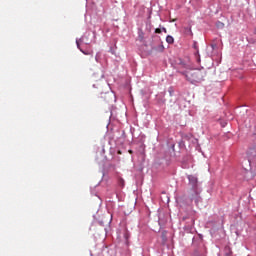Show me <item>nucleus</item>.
<instances>
[{
  "mask_svg": "<svg viewBox=\"0 0 256 256\" xmlns=\"http://www.w3.org/2000/svg\"><path fill=\"white\" fill-rule=\"evenodd\" d=\"M192 247H194V249H207V246H205V242L203 241L202 234H198L193 237Z\"/></svg>",
  "mask_w": 256,
  "mask_h": 256,
  "instance_id": "nucleus-4",
  "label": "nucleus"
},
{
  "mask_svg": "<svg viewBox=\"0 0 256 256\" xmlns=\"http://www.w3.org/2000/svg\"><path fill=\"white\" fill-rule=\"evenodd\" d=\"M248 155L250 157H256V146H254L253 148H250L248 151Z\"/></svg>",
  "mask_w": 256,
  "mask_h": 256,
  "instance_id": "nucleus-14",
  "label": "nucleus"
},
{
  "mask_svg": "<svg viewBox=\"0 0 256 256\" xmlns=\"http://www.w3.org/2000/svg\"><path fill=\"white\" fill-rule=\"evenodd\" d=\"M122 137H125V131H122Z\"/></svg>",
  "mask_w": 256,
  "mask_h": 256,
  "instance_id": "nucleus-26",
  "label": "nucleus"
},
{
  "mask_svg": "<svg viewBox=\"0 0 256 256\" xmlns=\"http://www.w3.org/2000/svg\"><path fill=\"white\" fill-rule=\"evenodd\" d=\"M156 101L158 105H165V103L167 102V100L165 99V94L160 93L156 95Z\"/></svg>",
  "mask_w": 256,
  "mask_h": 256,
  "instance_id": "nucleus-6",
  "label": "nucleus"
},
{
  "mask_svg": "<svg viewBox=\"0 0 256 256\" xmlns=\"http://www.w3.org/2000/svg\"><path fill=\"white\" fill-rule=\"evenodd\" d=\"M155 33H162V32H161V28H156V29H155Z\"/></svg>",
  "mask_w": 256,
  "mask_h": 256,
  "instance_id": "nucleus-23",
  "label": "nucleus"
},
{
  "mask_svg": "<svg viewBox=\"0 0 256 256\" xmlns=\"http://www.w3.org/2000/svg\"><path fill=\"white\" fill-rule=\"evenodd\" d=\"M138 41H140V43L145 41V32H143V28H138Z\"/></svg>",
  "mask_w": 256,
  "mask_h": 256,
  "instance_id": "nucleus-10",
  "label": "nucleus"
},
{
  "mask_svg": "<svg viewBox=\"0 0 256 256\" xmlns=\"http://www.w3.org/2000/svg\"><path fill=\"white\" fill-rule=\"evenodd\" d=\"M101 153L102 154L105 153V148H102Z\"/></svg>",
  "mask_w": 256,
  "mask_h": 256,
  "instance_id": "nucleus-25",
  "label": "nucleus"
},
{
  "mask_svg": "<svg viewBox=\"0 0 256 256\" xmlns=\"http://www.w3.org/2000/svg\"><path fill=\"white\" fill-rule=\"evenodd\" d=\"M166 43H168V45H173L175 43V38H173V36H171V35H167Z\"/></svg>",
  "mask_w": 256,
  "mask_h": 256,
  "instance_id": "nucleus-13",
  "label": "nucleus"
},
{
  "mask_svg": "<svg viewBox=\"0 0 256 256\" xmlns=\"http://www.w3.org/2000/svg\"><path fill=\"white\" fill-rule=\"evenodd\" d=\"M97 39V32L96 31H87L83 34V36L80 39H76V45L77 49L81 51L84 55H89L88 52H85V50L81 49V43L82 45H91V43H95Z\"/></svg>",
  "mask_w": 256,
  "mask_h": 256,
  "instance_id": "nucleus-3",
  "label": "nucleus"
},
{
  "mask_svg": "<svg viewBox=\"0 0 256 256\" xmlns=\"http://www.w3.org/2000/svg\"><path fill=\"white\" fill-rule=\"evenodd\" d=\"M131 237V234H129L127 231L124 233V239L126 243L129 241V238Z\"/></svg>",
  "mask_w": 256,
  "mask_h": 256,
  "instance_id": "nucleus-20",
  "label": "nucleus"
},
{
  "mask_svg": "<svg viewBox=\"0 0 256 256\" xmlns=\"http://www.w3.org/2000/svg\"><path fill=\"white\" fill-rule=\"evenodd\" d=\"M188 179V190L186 195L180 197L181 201H186V203H195V205H199L201 203V186H199V178L197 175H187Z\"/></svg>",
  "mask_w": 256,
  "mask_h": 256,
  "instance_id": "nucleus-1",
  "label": "nucleus"
},
{
  "mask_svg": "<svg viewBox=\"0 0 256 256\" xmlns=\"http://www.w3.org/2000/svg\"><path fill=\"white\" fill-rule=\"evenodd\" d=\"M98 225H100L101 227H105V222L103 220H99Z\"/></svg>",
  "mask_w": 256,
  "mask_h": 256,
  "instance_id": "nucleus-21",
  "label": "nucleus"
},
{
  "mask_svg": "<svg viewBox=\"0 0 256 256\" xmlns=\"http://www.w3.org/2000/svg\"><path fill=\"white\" fill-rule=\"evenodd\" d=\"M118 185L120 186V187H125V180H123L122 178H120L119 180H118Z\"/></svg>",
  "mask_w": 256,
  "mask_h": 256,
  "instance_id": "nucleus-18",
  "label": "nucleus"
},
{
  "mask_svg": "<svg viewBox=\"0 0 256 256\" xmlns=\"http://www.w3.org/2000/svg\"><path fill=\"white\" fill-rule=\"evenodd\" d=\"M185 219H187V217H183V221H185Z\"/></svg>",
  "mask_w": 256,
  "mask_h": 256,
  "instance_id": "nucleus-31",
  "label": "nucleus"
},
{
  "mask_svg": "<svg viewBox=\"0 0 256 256\" xmlns=\"http://www.w3.org/2000/svg\"><path fill=\"white\" fill-rule=\"evenodd\" d=\"M168 93H169L170 97H173V95L175 93V90L173 89V87L168 88Z\"/></svg>",
  "mask_w": 256,
  "mask_h": 256,
  "instance_id": "nucleus-19",
  "label": "nucleus"
},
{
  "mask_svg": "<svg viewBox=\"0 0 256 256\" xmlns=\"http://www.w3.org/2000/svg\"><path fill=\"white\" fill-rule=\"evenodd\" d=\"M216 27L218 29H224L225 28V23L221 22V21H217L216 22Z\"/></svg>",
  "mask_w": 256,
  "mask_h": 256,
  "instance_id": "nucleus-15",
  "label": "nucleus"
},
{
  "mask_svg": "<svg viewBox=\"0 0 256 256\" xmlns=\"http://www.w3.org/2000/svg\"><path fill=\"white\" fill-rule=\"evenodd\" d=\"M160 29H161V32L167 33V28L162 27V28H160Z\"/></svg>",
  "mask_w": 256,
  "mask_h": 256,
  "instance_id": "nucleus-22",
  "label": "nucleus"
},
{
  "mask_svg": "<svg viewBox=\"0 0 256 256\" xmlns=\"http://www.w3.org/2000/svg\"><path fill=\"white\" fill-rule=\"evenodd\" d=\"M224 251H225L224 256H231V253H232V252H231V248L226 247Z\"/></svg>",
  "mask_w": 256,
  "mask_h": 256,
  "instance_id": "nucleus-16",
  "label": "nucleus"
},
{
  "mask_svg": "<svg viewBox=\"0 0 256 256\" xmlns=\"http://www.w3.org/2000/svg\"><path fill=\"white\" fill-rule=\"evenodd\" d=\"M253 33H254V35H256V28H254V32Z\"/></svg>",
  "mask_w": 256,
  "mask_h": 256,
  "instance_id": "nucleus-28",
  "label": "nucleus"
},
{
  "mask_svg": "<svg viewBox=\"0 0 256 256\" xmlns=\"http://www.w3.org/2000/svg\"><path fill=\"white\" fill-rule=\"evenodd\" d=\"M212 49H215L217 47V44H211Z\"/></svg>",
  "mask_w": 256,
  "mask_h": 256,
  "instance_id": "nucleus-24",
  "label": "nucleus"
},
{
  "mask_svg": "<svg viewBox=\"0 0 256 256\" xmlns=\"http://www.w3.org/2000/svg\"><path fill=\"white\" fill-rule=\"evenodd\" d=\"M180 73L181 75H184L187 81H189V83L192 85H199V83H203V81H205L206 74L205 71H202L201 69H193Z\"/></svg>",
  "mask_w": 256,
  "mask_h": 256,
  "instance_id": "nucleus-2",
  "label": "nucleus"
},
{
  "mask_svg": "<svg viewBox=\"0 0 256 256\" xmlns=\"http://www.w3.org/2000/svg\"><path fill=\"white\" fill-rule=\"evenodd\" d=\"M153 51H157V53H163L165 51V46H163V42L159 45L152 47Z\"/></svg>",
  "mask_w": 256,
  "mask_h": 256,
  "instance_id": "nucleus-11",
  "label": "nucleus"
},
{
  "mask_svg": "<svg viewBox=\"0 0 256 256\" xmlns=\"http://www.w3.org/2000/svg\"><path fill=\"white\" fill-rule=\"evenodd\" d=\"M183 33L186 37H193V31L191 30V25L184 26Z\"/></svg>",
  "mask_w": 256,
  "mask_h": 256,
  "instance_id": "nucleus-7",
  "label": "nucleus"
},
{
  "mask_svg": "<svg viewBox=\"0 0 256 256\" xmlns=\"http://www.w3.org/2000/svg\"><path fill=\"white\" fill-rule=\"evenodd\" d=\"M192 256H207V248L194 249Z\"/></svg>",
  "mask_w": 256,
  "mask_h": 256,
  "instance_id": "nucleus-5",
  "label": "nucleus"
},
{
  "mask_svg": "<svg viewBox=\"0 0 256 256\" xmlns=\"http://www.w3.org/2000/svg\"><path fill=\"white\" fill-rule=\"evenodd\" d=\"M182 139H184V141H191V139H193V134L184 133V134H182Z\"/></svg>",
  "mask_w": 256,
  "mask_h": 256,
  "instance_id": "nucleus-12",
  "label": "nucleus"
},
{
  "mask_svg": "<svg viewBox=\"0 0 256 256\" xmlns=\"http://www.w3.org/2000/svg\"><path fill=\"white\" fill-rule=\"evenodd\" d=\"M95 61H96V63H100L101 62V54H99V52L96 53V55H95Z\"/></svg>",
  "mask_w": 256,
  "mask_h": 256,
  "instance_id": "nucleus-17",
  "label": "nucleus"
},
{
  "mask_svg": "<svg viewBox=\"0 0 256 256\" xmlns=\"http://www.w3.org/2000/svg\"><path fill=\"white\" fill-rule=\"evenodd\" d=\"M172 149H175V144L172 145Z\"/></svg>",
  "mask_w": 256,
  "mask_h": 256,
  "instance_id": "nucleus-29",
  "label": "nucleus"
},
{
  "mask_svg": "<svg viewBox=\"0 0 256 256\" xmlns=\"http://www.w3.org/2000/svg\"><path fill=\"white\" fill-rule=\"evenodd\" d=\"M192 47L196 50L195 55L197 57V63H201V56L199 55V45L197 44V41H193Z\"/></svg>",
  "mask_w": 256,
  "mask_h": 256,
  "instance_id": "nucleus-8",
  "label": "nucleus"
},
{
  "mask_svg": "<svg viewBox=\"0 0 256 256\" xmlns=\"http://www.w3.org/2000/svg\"><path fill=\"white\" fill-rule=\"evenodd\" d=\"M191 225H195V220L193 218L190 219V225L184 226V231H186V233H191V231H193V226Z\"/></svg>",
  "mask_w": 256,
  "mask_h": 256,
  "instance_id": "nucleus-9",
  "label": "nucleus"
},
{
  "mask_svg": "<svg viewBox=\"0 0 256 256\" xmlns=\"http://www.w3.org/2000/svg\"><path fill=\"white\" fill-rule=\"evenodd\" d=\"M180 65H185V63L183 61H180Z\"/></svg>",
  "mask_w": 256,
  "mask_h": 256,
  "instance_id": "nucleus-27",
  "label": "nucleus"
},
{
  "mask_svg": "<svg viewBox=\"0 0 256 256\" xmlns=\"http://www.w3.org/2000/svg\"><path fill=\"white\" fill-rule=\"evenodd\" d=\"M167 203H169V197H167Z\"/></svg>",
  "mask_w": 256,
  "mask_h": 256,
  "instance_id": "nucleus-30",
  "label": "nucleus"
}]
</instances>
